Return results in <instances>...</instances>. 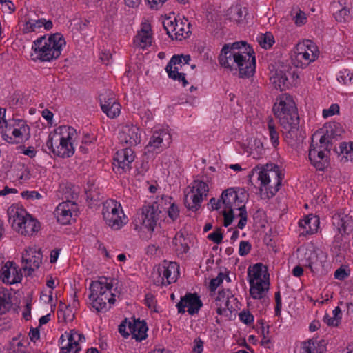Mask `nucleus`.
<instances>
[{
    "label": "nucleus",
    "instance_id": "nucleus-51",
    "mask_svg": "<svg viewBox=\"0 0 353 353\" xmlns=\"http://www.w3.org/2000/svg\"><path fill=\"white\" fill-rule=\"evenodd\" d=\"M239 319L246 325H250L254 321L253 315L249 312L243 310L239 314Z\"/></svg>",
    "mask_w": 353,
    "mask_h": 353
},
{
    "label": "nucleus",
    "instance_id": "nucleus-25",
    "mask_svg": "<svg viewBox=\"0 0 353 353\" xmlns=\"http://www.w3.org/2000/svg\"><path fill=\"white\" fill-rule=\"evenodd\" d=\"M332 225L337 232L349 234L353 230V221L352 216H349L344 210L336 212L332 216Z\"/></svg>",
    "mask_w": 353,
    "mask_h": 353
},
{
    "label": "nucleus",
    "instance_id": "nucleus-27",
    "mask_svg": "<svg viewBox=\"0 0 353 353\" xmlns=\"http://www.w3.org/2000/svg\"><path fill=\"white\" fill-rule=\"evenodd\" d=\"M249 283L269 282V274L267 273V268L262 263H256L248 270Z\"/></svg>",
    "mask_w": 353,
    "mask_h": 353
},
{
    "label": "nucleus",
    "instance_id": "nucleus-44",
    "mask_svg": "<svg viewBox=\"0 0 353 353\" xmlns=\"http://www.w3.org/2000/svg\"><path fill=\"white\" fill-rule=\"evenodd\" d=\"M99 98L101 108L108 106L112 102H117L114 92L110 90H105L100 94Z\"/></svg>",
    "mask_w": 353,
    "mask_h": 353
},
{
    "label": "nucleus",
    "instance_id": "nucleus-46",
    "mask_svg": "<svg viewBox=\"0 0 353 353\" xmlns=\"http://www.w3.org/2000/svg\"><path fill=\"white\" fill-rule=\"evenodd\" d=\"M228 15L232 21L237 23L242 20L243 11L241 6L236 5L230 7L228 11Z\"/></svg>",
    "mask_w": 353,
    "mask_h": 353
},
{
    "label": "nucleus",
    "instance_id": "nucleus-64",
    "mask_svg": "<svg viewBox=\"0 0 353 353\" xmlns=\"http://www.w3.org/2000/svg\"><path fill=\"white\" fill-rule=\"evenodd\" d=\"M127 322L125 321L119 326V333L125 338H127L130 334V330H128V325L127 326Z\"/></svg>",
    "mask_w": 353,
    "mask_h": 353
},
{
    "label": "nucleus",
    "instance_id": "nucleus-60",
    "mask_svg": "<svg viewBox=\"0 0 353 353\" xmlns=\"http://www.w3.org/2000/svg\"><path fill=\"white\" fill-rule=\"evenodd\" d=\"M21 196L26 199H39L41 198V195L36 191H23L21 192Z\"/></svg>",
    "mask_w": 353,
    "mask_h": 353
},
{
    "label": "nucleus",
    "instance_id": "nucleus-21",
    "mask_svg": "<svg viewBox=\"0 0 353 353\" xmlns=\"http://www.w3.org/2000/svg\"><path fill=\"white\" fill-rule=\"evenodd\" d=\"M22 262L25 263L23 267L24 270H28L29 274L39 268L42 262V254L41 250L36 246L28 247L22 254Z\"/></svg>",
    "mask_w": 353,
    "mask_h": 353
},
{
    "label": "nucleus",
    "instance_id": "nucleus-16",
    "mask_svg": "<svg viewBox=\"0 0 353 353\" xmlns=\"http://www.w3.org/2000/svg\"><path fill=\"white\" fill-rule=\"evenodd\" d=\"M119 139L121 143L129 146L137 145L141 142V133L137 125L126 123L119 126Z\"/></svg>",
    "mask_w": 353,
    "mask_h": 353
},
{
    "label": "nucleus",
    "instance_id": "nucleus-14",
    "mask_svg": "<svg viewBox=\"0 0 353 353\" xmlns=\"http://www.w3.org/2000/svg\"><path fill=\"white\" fill-rule=\"evenodd\" d=\"M20 25L21 30L23 34L35 32L42 27H44L46 30H49L53 26L50 20L39 19L32 12H28L21 17Z\"/></svg>",
    "mask_w": 353,
    "mask_h": 353
},
{
    "label": "nucleus",
    "instance_id": "nucleus-54",
    "mask_svg": "<svg viewBox=\"0 0 353 353\" xmlns=\"http://www.w3.org/2000/svg\"><path fill=\"white\" fill-rule=\"evenodd\" d=\"M339 112V106L337 104H332L328 109L323 110V117L327 118Z\"/></svg>",
    "mask_w": 353,
    "mask_h": 353
},
{
    "label": "nucleus",
    "instance_id": "nucleus-4",
    "mask_svg": "<svg viewBox=\"0 0 353 353\" xmlns=\"http://www.w3.org/2000/svg\"><path fill=\"white\" fill-rule=\"evenodd\" d=\"M76 130L70 126L62 125L50 133L46 146L56 156L68 158L74 153L73 142Z\"/></svg>",
    "mask_w": 353,
    "mask_h": 353
},
{
    "label": "nucleus",
    "instance_id": "nucleus-28",
    "mask_svg": "<svg viewBox=\"0 0 353 353\" xmlns=\"http://www.w3.org/2000/svg\"><path fill=\"white\" fill-rule=\"evenodd\" d=\"M350 0H338L332 3L333 15L339 22H345L350 19Z\"/></svg>",
    "mask_w": 353,
    "mask_h": 353
},
{
    "label": "nucleus",
    "instance_id": "nucleus-42",
    "mask_svg": "<svg viewBox=\"0 0 353 353\" xmlns=\"http://www.w3.org/2000/svg\"><path fill=\"white\" fill-rule=\"evenodd\" d=\"M264 154L265 150L263 143L260 140L255 139L253 144L251 145L250 154L252 155L254 159H259L263 157Z\"/></svg>",
    "mask_w": 353,
    "mask_h": 353
},
{
    "label": "nucleus",
    "instance_id": "nucleus-24",
    "mask_svg": "<svg viewBox=\"0 0 353 353\" xmlns=\"http://www.w3.org/2000/svg\"><path fill=\"white\" fill-rule=\"evenodd\" d=\"M0 279L3 283L12 285L21 282L22 275L13 262L7 261L1 268Z\"/></svg>",
    "mask_w": 353,
    "mask_h": 353
},
{
    "label": "nucleus",
    "instance_id": "nucleus-19",
    "mask_svg": "<svg viewBox=\"0 0 353 353\" xmlns=\"http://www.w3.org/2000/svg\"><path fill=\"white\" fill-rule=\"evenodd\" d=\"M103 288L102 281L100 280L92 281L90 286V294L89 299L91 301L92 307L98 312H105L110 308V306L103 299Z\"/></svg>",
    "mask_w": 353,
    "mask_h": 353
},
{
    "label": "nucleus",
    "instance_id": "nucleus-29",
    "mask_svg": "<svg viewBox=\"0 0 353 353\" xmlns=\"http://www.w3.org/2000/svg\"><path fill=\"white\" fill-rule=\"evenodd\" d=\"M39 228V223L28 214L14 230L22 235L32 236Z\"/></svg>",
    "mask_w": 353,
    "mask_h": 353
},
{
    "label": "nucleus",
    "instance_id": "nucleus-23",
    "mask_svg": "<svg viewBox=\"0 0 353 353\" xmlns=\"http://www.w3.org/2000/svg\"><path fill=\"white\" fill-rule=\"evenodd\" d=\"M77 205L71 201L67 200L59 203L57 207L54 214L57 221L65 225L70 223L73 216H77Z\"/></svg>",
    "mask_w": 353,
    "mask_h": 353
},
{
    "label": "nucleus",
    "instance_id": "nucleus-31",
    "mask_svg": "<svg viewBox=\"0 0 353 353\" xmlns=\"http://www.w3.org/2000/svg\"><path fill=\"white\" fill-rule=\"evenodd\" d=\"M326 347L324 340L312 339L302 343L301 353H324Z\"/></svg>",
    "mask_w": 353,
    "mask_h": 353
},
{
    "label": "nucleus",
    "instance_id": "nucleus-7",
    "mask_svg": "<svg viewBox=\"0 0 353 353\" xmlns=\"http://www.w3.org/2000/svg\"><path fill=\"white\" fill-rule=\"evenodd\" d=\"M281 171L275 164H266L259 172L258 180L261 182V192H265L268 198L272 197L281 185Z\"/></svg>",
    "mask_w": 353,
    "mask_h": 353
},
{
    "label": "nucleus",
    "instance_id": "nucleus-20",
    "mask_svg": "<svg viewBox=\"0 0 353 353\" xmlns=\"http://www.w3.org/2000/svg\"><path fill=\"white\" fill-rule=\"evenodd\" d=\"M202 306V301L196 293H187L176 305L179 313H185V308H187L190 315L197 314Z\"/></svg>",
    "mask_w": 353,
    "mask_h": 353
},
{
    "label": "nucleus",
    "instance_id": "nucleus-8",
    "mask_svg": "<svg viewBox=\"0 0 353 353\" xmlns=\"http://www.w3.org/2000/svg\"><path fill=\"white\" fill-rule=\"evenodd\" d=\"M161 212V210L157 203L144 205L141 209V212L137 214L133 219L134 229L139 232L145 229L153 232L160 218Z\"/></svg>",
    "mask_w": 353,
    "mask_h": 353
},
{
    "label": "nucleus",
    "instance_id": "nucleus-38",
    "mask_svg": "<svg viewBox=\"0 0 353 353\" xmlns=\"http://www.w3.org/2000/svg\"><path fill=\"white\" fill-rule=\"evenodd\" d=\"M100 281H102V287H103L102 290V293L103 294V299L104 300V302L110 307V305L115 301L114 295L111 292L112 284L108 283V279L106 278H102Z\"/></svg>",
    "mask_w": 353,
    "mask_h": 353
},
{
    "label": "nucleus",
    "instance_id": "nucleus-22",
    "mask_svg": "<svg viewBox=\"0 0 353 353\" xmlns=\"http://www.w3.org/2000/svg\"><path fill=\"white\" fill-rule=\"evenodd\" d=\"M236 301L230 290L219 291L214 298V306L216 313L219 315H228V312H232L234 310L231 305L232 301Z\"/></svg>",
    "mask_w": 353,
    "mask_h": 353
},
{
    "label": "nucleus",
    "instance_id": "nucleus-52",
    "mask_svg": "<svg viewBox=\"0 0 353 353\" xmlns=\"http://www.w3.org/2000/svg\"><path fill=\"white\" fill-rule=\"evenodd\" d=\"M0 3L1 4V9L4 12L11 14L15 10L14 3L10 0H0Z\"/></svg>",
    "mask_w": 353,
    "mask_h": 353
},
{
    "label": "nucleus",
    "instance_id": "nucleus-59",
    "mask_svg": "<svg viewBox=\"0 0 353 353\" xmlns=\"http://www.w3.org/2000/svg\"><path fill=\"white\" fill-rule=\"evenodd\" d=\"M168 214L171 219L176 220L179 214V208L175 204H172L168 208Z\"/></svg>",
    "mask_w": 353,
    "mask_h": 353
},
{
    "label": "nucleus",
    "instance_id": "nucleus-39",
    "mask_svg": "<svg viewBox=\"0 0 353 353\" xmlns=\"http://www.w3.org/2000/svg\"><path fill=\"white\" fill-rule=\"evenodd\" d=\"M11 307L10 294L3 288H0V314L6 313Z\"/></svg>",
    "mask_w": 353,
    "mask_h": 353
},
{
    "label": "nucleus",
    "instance_id": "nucleus-11",
    "mask_svg": "<svg viewBox=\"0 0 353 353\" xmlns=\"http://www.w3.org/2000/svg\"><path fill=\"white\" fill-rule=\"evenodd\" d=\"M317 136L314 134L312 138V145L309 150V159L312 165L319 170H323L328 165V157L325 151L328 152L330 141L328 137L324 134L319 139V146L314 145V139Z\"/></svg>",
    "mask_w": 353,
    "mask_h": 353
},
{
    "label": "nucleus",
    "instance_id": "nucleus-18",
    "mask_svg": "<svg viewBox=\"0 0 353 353\" xmlns=\"http://www.w3.org/2000/svg\"><path fill=\"white\" fill-rule=\"evenodd\" d=\"M113 166L115 172L121 174L130 169V164L134 160V152L130 148L120 150L114 157Z\"/></svg>",
    "mask_w": 353,
    "mask_h": 353
},
{
    "label": "nucleus",
    "instance_id": "nucleus-36",
    "mask_svg": "<svg viewBox=\"0 0 353 353\" xmlns=\"http://www.w3.org/2000/svg\"><path fill=\"white\" fill-rule=\"evenodd\" d=\"M269 282L258 283L257 285L252 283H250V296L254 299H263L269 289Z\"/></svg>",
    "mask_w": 353,
    "mask_h": 353
},
{
    "label": "nucleus",
    "instance_id": "nucleus-33",
    "mask_svg": "<svg viewBox=\"0 0 353 353\" xmlns=\"http://www.w3.org/2000/svg\"><path fill=\"white\" fill-rule=\"evenodd\" d=\"M203 201V199L196 194L189 188H186L184 190V203L187 208L192 211H196L201 206V203Z\"/></svg>",
    "mask_w": 353,
    "mask_h": 353
},
{
    "label": "nucleus",
    "instance_id": "nucleus-47",
    "mask_svg": "<svg viewBox=\"0 0 353 353\" xmlns=\"http://www.w3.org/2000/svg\"><path fill=\"white\" fill-rule=\"evenodd\" d=\"M349 234H341L338 232L334 236V246L339 250H345L347 248V235Z\"/></svg>",
    "mask_w": 353,
    "mask_h": 353
},
{
    "label": "nucleus",
    "instance_id": "nucleus-61",
    "mask_svg": "<svg viewBox=\"0 0 353 353\" xmlns=\"http://www.w3.org/2000/svg\"><path fill=\"white\" fill-rule=\"evenodd\" d=\"M203 348V342L200 339H196L194 341L192 351L194 353H201Z\"/></svg>",
    "mask_w": 353,
    "mask_h": 353
},
{
    "label": "nucleus",
    "instance_id": "nucleus-30",
    "mask_svg": "<svg viewBox=\"0 0 353 353\" xmlns=\"http://www.w3.org/2000/svg\"><path fill=\"white\" fill-rule=\"evenodd\" d=\"M7 214L8 217V221L11 224L13 229L16 228L25 217L28 215V213L19 204H12L7 210Z\"/></svg>",
    "mask_w": 353,
    "mask_h": 353
},
{
    "label": "nucleus",
    "instance_id": "nucleus-48",
    "mask_svg": "<svg viewBox=\"0 0 353 353\" xmlns=\"http://www.w3.org/2000/svg\"><path fill=\"white\" fill-rule=\"evenodd\" d=\"M178 20L176 18L171 17L165 18L163 21V26L166 30L167 34L173 39V32L174 31V23H178Z\"/></svg>",
    "mask_w": 353,
    "mask_h": 353
},
{
    "label": "nucleus",
    "instance_id": "nucleus-40",
    "mask_svg": "<svg viewBox=\"0 0 353 353\" xmlns=\"http://www.w3.org/2000/svg\"><path fill=\"white\" fill-rule=\"evenodd\" d=\"M267 126H268V130L269 136L270 138L271 143L274 148H276L279 143V135L278 131L276 129L275 123L273 120V118H272V117L268 118Z\"/></svg>",
    "mask_w": 353,
    "mask_h": 353
},
{
    "label": "nucleus",
    "instance_id": "nucleus-58",
    "mask_svg": "<svg viewBox=\"0 0 353 353\" xmlns=\"http://www.w3.org/2000/svg\"><path fill=\"white\" fill-rule=\"evenodd\" d=\"M341 320V317H333L325 314L323 317V321L330 326H337Z\"/></svg>",
    "mask_w": 353,
    "mask_h": 353
},
{
    "label": "nucleus",
    "instance_id": "nucleus-55",
    "mask_svg": "<svg viewBox=\"0 0 353 353\" xmlns=\"http://www.w3.org/2000/svg\"><path fill=\"white\" fill-rule=\"evenodd\" d=\"M182 234H180L179 236H176L173 241V243L177 247L176 250H179L182 252H187L188 250V246L186 243H183L181 242Z\"/></svg>",
    "mask_w": 353,
    "mask_h": 353
},
{
    "label": "nucleus",
    "instance_id": "nucleus-26",
    "mask_svg": "<svg viewBox=\"0 0 353 353\" xmlns=\"http://www.w3.org/2000/svg\"><path fill=\"white\" fill-rule=\"evenodd\" d=\"M152 32L150 24L145 21L141 23V29L134 38V44L144 49L152 45Z\"/></svg>",
    "mask_w": 353,
    "mask_h": 353
},
{
    "label": "nucleus",
    "instance_id": "nucleus-15",
    "mask_svg": "<svg viewBox=\"0 0 353 353\" xmlns=\"http://www.w3.org/2000/svg\"><path fill=\"white\" fill-rule=\"evenodd\" d=\"M84 341V336L75 330L65 332L59 339L60 353H80L81 350L80 343Z\"/></svg>",
    "mask_w": 353,
    "mask_h": 353
},
{
    "label": "nucleus",
    "instance_id": "nucleus-5",
    "mask_svg": "<svg viewBox=\"0 0 353 353\" xmlns=\"http://www.w3.org/2000/svg\"><path fill=\"white\" fill-rule=\"evenodd\" d=\"M275 117L286 132H294L298 130L299 117L295 103L288 94H280L273 106Z\"/></svg>",
    "mask_w": 353,
    "mask_h": 353
},
{
    "label": "nucleus",
    "instance_id": "nucleus-10",
    "mask_svg": "<svg viewBox=\"0 0 353 353\" xmlns=\"http://www.w3.org/2000/svg\"><path fill=\"white\" fill-rule=\"evenodd\" d=\"M179 268L176 263L166 261L155 266L152 273L154 284L157 286H166L176 282L179 274Z\"/></svg>",
    "mask_w": 353,
    "mask_h": 353
},
{
    "label": "nucleus",
    "instance_id": "nucleus-2",
    "mask_svg": "<svg viewBox=\"0 0 353 353\" xmlns=\"http://www.w3.org/2000/svg\"><path fill=\"white\" fill-rule=\"evenodd\" d=\"M247 200V194L244 190H240L239 192L235 191L232 188H228L223 192L221 194L222 211L224 217L223 225L225 227L229 226L234 217L235 210L239 211L237 216L240 217L237 227L239 229H243L246 225L248 219V213L245 208V201Z\"/></svg>",
    "mask_w": 353,
    "mask_h": 353
},
{
    "label": "nucleus",
    "instance_id": "nucleus-37",
    "mask_svg": "<svg viewBox=\"0 0 353 353\" xmlns=\"http://www.w3.org/2000/svg\"><path fill=\"white\" fill-rule=\"evenodd\" d=\"M188 188L197 194L200 199L203 200L206 199L209 191L208 183L201 179H194L191 185H189Z\"/></svg>",
    "mask_w": 353,
    "mask_h": 353
},
{
    "label": "nucleus",
    "instance_id": "nucleus-35",
    "mask_svg": "<svg viewBox=\"0 0 353 353\" xmlns=\"http://www.w3.org/2000/svg\"><path fill=\"white\" fill-rule=\"evenodd\" d=\"M285 68L276 70L270 80L276 89L283 90L287 87L288 77L285 72Z\"/></svg>",
    "mask_w": 353,
    "mask_h": 353
},
{
    "label": "nucleus",
    "instance_id": "nucleus-3",
    "mask_svg": "<svg viewBox=\"0 0 353 353\" xmlns=\"http://www.w3.org/2000/svg\"><path fill=\"white\" fill-rule=\"evenodd\" d=\"M65 43L64 37L59 33L41 36L32 42L30 58L39 62L56 60L60 57Z\"/></svg>",
    "mask_w": 353,
    "mask_h": 353
},
{
    "label": "nucleus",
    "instance_id": "nucleus-50",
    "mask_svg": "<svg viewBox=\"0 0 353 353\" xmlns=\"http://www.w3.org/2000/svg\"><path fill=\"white\" fill-rule=\"evenodd\" d=\"M340 150L341 153H345L346 154V159H350L351 161H353V143H352L349 146V149L347 148L346 143H341L340 145Z\"/></svg>",
    "mask_w": 353,
    "mask_h": 353
},
{
    "label": "nucleus",
    "instance_id": "nucleus-53",
    "mask_svg": "<svg viewBox=\"0 0 353 353\" xmlns=\"http://www.w3.org/2000/svg\"><path fill=\"white\" fill-rule=\"evenodd\" d=\"M208 238L216 244L221 243L223 239L221 230L220 228L216 229L212 233L209 234Z\"/></svg>",
    "mask_w": 353,
    "mask_h": 353
},
{
    "label": "nucleus",
    "instance_id": "nucleus-62",
    "mask_svg": "<svg viewBox=\"0 0 353 353\" xmlns=\"http://www.w3.org/2000/svg\"><path fill=\"white\" fill-rule=\"evenodd\" d=\"M150 7L152 9H159L167 0H145Z\"/></svg>",
    "mask_w": 353,
    "mask_h": 353
},
{
    "label": "nucleus",
    "instance_id": "nucleus-17",
    "mask_svg": "<svg viewBox=\"0 0 353 353\" xmlns=\"http://www.w3.org/2000/svg\"><path fill=\"white\" fill-rule=\"evenodd\" d=\"M172 141L171 135L165 129H159L153 132L146 150L148 152H159L167 148Z\"/></svg>",
    "mask_w": 353,
    "mask_h": 353
},
{
    "label": "nucleus",
    "instance_id": "nucleus-1",
    "mask_svg": "<svg viewBox=\"0 0 353 353\" xmlns=\"http://www.w3.org/2000/svg\"><path fill=\"white\" fill-rule=\"evenodd\" d=\"M252 49L245 41L225 44L219 57L220 65L230 70H239V77H252L256 68Z\"/></svg>",
    "mask_w": 353,
    "mask_h": 353
},
{
    "label": "nucleus",
    "instance_id": "nucleus-34",
    "mask_svg": "<svg viewBox=\"0 0 353 353\" xmlns=\"http://www.w3.org/2000/svg\"><path fill=\"white\" fill-rule=\"evenodd\" d=\"M175 28L173 32V39L181 41L188 37L191 32L190 23L188 19L179 20L178 23H174Z\"/></svg>",
    "mask_w": 353,
    "mask_h": 353
},
{
    "label": "nucleus",
    "instance_id": "nucleus-6",
    "mask_svg": "<svg viewBox=\"0 0 353 353\" xmlns=\"http://www.w3.org/2000/svg\"><path fill=\"white\" fill-rule=\"evenodd\" d=\"M6 110L0 108V134L9 144H21L30 138V128L23 119H5Z\"/></svg>",
    "mask_w": 353,
    "mask_h": 353
},
{
    "label": "nucleus",
    "instance_id": "nucleus-43",
    "mask_svg": "<svg viewBox=\"0 0 353 353\" xmlns=\"http://www.w3.org/2000/svg\"><path fill=\"white\" fill-rule=\"evenodd\" d=\"M102 111L111 119L118 117L121 112V105L118 102H112L110 105L101 108Z\"/></svg>",
    "mask_w": 353,
    "mask_h": 353
},
{
    "label": "nucleus",
    "instance_id": "nucleus-41",
    "mask_svg": "<svg viewBox=\"0 0 353 353\" xmlns=\"http://www.w3.org/2000/svg\"><path fill=\"white\" fill-rule=\"evenodd\" d=\"M319 220L316 218L307 217L303 221L299 223V225L305 229L306 234H314L317 231L316 223Z\"/></svg>",
    "mask_w": 353,
    "mask_h": 353
},
{
    "label": "nucleus",
    "instance_id": "nucleus-13",
    "mask_svg": "<svg viewBox=\"0 0 353 353\" xmlns=\"http://www.w3.org/2000/svg\"><path fill=\"white\" fill-rule=\"evenodd\" d=\"M190 61V55H174L165 67L168 77L173 80L181 82L183 87L186 86L188 82L185 79V74L182 72L183 67L188 65Z\"/></svg>",
    "mask_w": 353,
    "mask_h": 353
},
{
    "label": "nucleus",
    "instance_id": "nucleus-9",
    "mask_svg": "<svg viewBox=\"0 0 353 353\" xmlns=\"http://www.w3.org/2000/svg\"><path fill=\"white\" fill-rule=\"evenodd\" d=\"M102 214L106 225L112 230H119L127 223L121 204L115 200L108 199L103 203Z\"/></svg>",
    "mask_w": 353,
    "mask_h": 353
},
{
    "label": "nucleus",
    "instance_id": "nucleus-49",
    "mask_svg": "<svg viewBox=\"0 0 353 353\" xmlns=\"http://www.w3.org/2000/svg\"><path fill=\"white\" fill-rule=\"evenodd\" d=\"M353 78V74L347 69H345L340 72V75L338 77V80L344 84H347L351 82Z\"/></svg>",
    "mask_w": 353,
    "mask_h": 353
},
{
    "label": "nucleus",
    "instance_id": "nucleus-12",
    "mask_svg": "<svg viewBox=\"0 0 353 353\" xmlns=\"http://www.w3.org/2000/svg\"><path fill=\"white\" fill-rule=\"evenodd\" d=\"M319 56L317 46L310 40H305L296 45L293 63L296 67L305 68L314 61Z\"/></svg>",
    "mask_w": 353,
    "mask_h": 353
},
{
    "label": "nucleus",
    "instance_id": "nucleus-32",
    "mask_svg": "<svg viewBox=\"0 0 353 353\" xmlns=\"http://www.w3.org/2000/svg\"><path fill=\"white\" fill-rule=\"evenodd\" d=\"M128 330L133 339L137 341H142L147 336L148 327L146 324L140 321H134L128 323Z\"/></svg>",
    "mask_w": 353,
    "mask_h": 353
},
{
    "label": "nucleus",
    "instance_id": "nucleus-63",
    "mask_svg": "<svg viewBox=\"0 0 353 353\" xmlns=\"http://www.w3.org/2000/svg\"><path fill=\"white\" fill-rule=\"evenodd\" d=\"M276 306H275V314L279 316L281 314L282 303L280 292H278L275 294Z\"/></svg>",
    "mask_w": 353,
    "mask_h": 353
},
{
    "label": "nucleus",
    "instance_id": "nucleus-57",
    "mask_svg": "<svg viewBox=\"0 0 353 353\" xmlns=\"http://www.w3.org/2000/svg\"><path fill=\"white\" fill-rule=\"evenodd\" d=\"M251 249V245L248 241H242L239 244V254L241 256L247 255Z\"/></svg>",
    "mask_w": 353,
    "mask_h": 353
},
{
    "label": "nucleus",
    "instance_id": "nucleus-56",
    "mask_svg": "<svg viewBox=\"0 0 353 353\" xmlns=\"http://www.w3.org/2000/svg\"><path fill=\"white\" fill-rule=\"evenodd\" d=\"M225 277H228V276L220 273L216 278L212 279L210 283L211 290H214L223 282V278Z\"/></svg>",
    "mask_w": 353,
    "mask_h": 353
},
{
    "label": "nucleus",
    "instance_id": "nucleus-45",
    "mask_svg": "<svg viewBox=\"0 0 353 353\" xmlns=\"http://www.w3.org/2000/svg\"><path fill=\"white\" fill-rule=\"evenodd\" d=\"M260 46L265 49L270 48L274 43L273 35L270 32L262 34L257 37Z\"/></svg>",
    "mask_w": 353,
    "mask_h": 353
}]
</instances>
